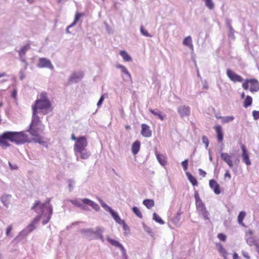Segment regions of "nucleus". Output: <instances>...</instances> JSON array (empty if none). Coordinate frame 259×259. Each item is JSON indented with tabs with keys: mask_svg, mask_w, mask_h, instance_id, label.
<instances>
[{
	"mask_svg": "<svg viewBox=\"0 0 259 259\" xmlns=\"http://www.w3.org/2000/svg\"><path fill=\"white\" fill-rule=\"evenodd\" d=\"M8 141L17 144L30 143L32 140L24 132H5L0 135V146L3 149H6L10 146Z\"/></svg>",
	"mask_w": 259,
	"mask_h": 259,
	"instance_id": "nucleus-1",
	"label": "nucleus"
},
{
	"mask_svg": "<svg viewBox=\"0 0 259 259\" xmlns=\"http://www.w3.org/2000/svg\"><path fill=\"white\" fill-rule=\"evenodd\" d=\"M45 126L41 123L37 113L33 112L32 121L28 130L32 137V141L41 144L45 143L44 138L39 134V132H42Z\"/></svg>",
	"mask_w": 259,
	"mask_h": 259,
	"instance_id": "nucleus-2",
	"label": "nucleus"
},
{
	"mask_svg": "<svg viewBox=\"0 0 259 259\" xmlns=\"http://www.w3.org/2000/svg\"><path fill=\"white\" fill-rule=\"evenodd\" d=\"M32 110L34 113L39 110L44 114L52 110L51 103L47 98L46 93L42 92L40 94L39 99L36 100L32 106Z\"/></svg>",
	"mask_w": 259,
	"mask_h": 259,
	"instance_id": "nucleus-3",
	"label": "nucleus"
},
{
	"mask_svg": "<svg viewBox=\"0 0 259 259\" xmlns=\"http://www.w3.org/2000/svg\"><path fill=\"white\" fill-rule=\"evenodd\" d=\"M88 142L84 136L78 137L74 145V151L76 156H79L82 159H87L90 156V153L86 149Z\"/></svg>",
	"mask_w": 259,
	"mask_h": 259,
	"instance_id": "nucleus-4",
	"label": "nucleus"
},
{
	"mask_svg": "<svg viewBox=\"0 0 259 259\" xmlns=\"http://www.w3.org/2000/svg\"><path fill=\"white\" fill-rule=\"evenodd\" d=\"M249 90L251 93L257 92L259 91V82L254 78L245 79L242 83V88L245 90Z\"/></svg>",
	"mask_w": 259,
	"mask_h": 259,
	"instance_id": "nucleus-5",
	"label": "nucleus"
},
{
	"mask_svg": "<svg viewBox=\"0 0 259 259\" xmlns=\"http://www.w3.org/2000/svg\"><path fill=\"white\" fill-rule=\"evenodd\" d=\"M101 206L106 210L110 212L112 217L113 218L115 221L118 224H120L123 221L117 214L110 207L108 206L104 202H103L101 199H98Z\"/></svg>",
	"mask_w": 259,
	"mask_h": 259,
	"instance_id": "nucleus-6",
	"label": "nucleus"
},
{
	"mask_svg": "<svg viewBox=\"0 0 259 259\" xmlns=\"http://www.w3.org/2000/svg\"><path fill=\"white\" fill-rule=\"evenodd\" d=\"M226 73L229 78L233 82H240L243 80V78L241 76L236 74L235 72L230 69H228L227 70Z\"/></svg>",
	"mask_w": 259,
	"mask_h": 259,
	"instance_id": "nucleus-7",
	"label": "nucleus"
},
{
	"mask_svg": "<svg viewBox=\"0 0 259 259\" xmlns=\"http://www.w3.org/2000/svg\"><path fill=\"white\" fill-rule=\"evenodd\" d=\"M37 66L39 68H48L51 69L53 68V66L51 62L45 58H40L39 59Z\"/></svg>",
	"mask_w": 259,
	"mask_h": 259,
	"instance_id": "nucleus-8",
	"label": "nucleus"
},
{
	"mask_svg": "<svg viewBox=\"0 0 259 259\" xmlns=\"http://www.w3.org/2000/svg\"><path fill=\"white\" fill-rule=\"evenodd\" d=\"M241 148L242 152V157L243 161L247 165H250L251 164V162L249 159L248 153L246 149L245 145L243 144H242L241 146Z\"/></svg>",
	"mask_w": 259,
	"mask_h": 259,
	"instance_id": "nucleus-9",
	"label": "nucleus"
},
{
	"mask_svg": "<svg viewBox=\"0 0 259 259\" xmlns=\"http://www.w3.org/2000/svg\"><path fill=\"white\" fill-rule=\"evenodd\" d=\"M221 157L230 167H232L234 165V162L232 160V157L228 153H222Z\"/></svg>",
	"mask_w": 259,
	"mask_h": 259,
	"instance_id": "nucleus-10",
	"label": "nucleus"
},
{
	"mask_svg": "<svg viewBox=\"0 0 259 259\" xmlns=\"http://www.w3.org/2000/svg\"><path fill=\"white\" fill-rule=\"evenodd\" d=\"M209 185L215 194L218 195L221 193L220 186L215 180H210Z\"/></svg>",
	"mask_w": 259,
	"mask_h": 259,
	"instance_id": "nucleus-11",
	"label": "nucleus"
},
{
	"mask_svg": "<svg viewBox=\"0 0 259 259\" xmlns=\"http://www.w3.org/2000/svg\"><path fill=\"white\" fill-rule=\"evenodd\" d=\"M213 128L216 132L218 142L220 143H222L224 138V134L222 126L220 125L217 124L213 127Z\"/></svg>",
	"mask_w": 259,
	"mask_h": 259,
	"instance_id": "nucleus-12",
	"label": "nucleus"
},
{
	"mask_svg": "<svg viewBox=\"0 0 259 259\" xmlns=\"http://www.w3.org/2000/svg\"><path fill=\"white\" fill-rule=\"evenodd\" d=\"M141 135L144 137H150L152 135V131L149 125L146 124H141Z\"/></svg>",
	"mask_w": 259,
	"mask_h": 259,
	"instance_id": "nucleus-13",
	"label": "nucleus"
},
{
	"mask_svg": "<svg viewBox=\"0 0 259 259\" xmlns=\"http://www.w3.org/2000/svg\"><path fill=\"white\" fill-rule=\"evenodd\" d=\"M178 111L182 117L188 116L190 114V107L185 105L180 106Z\"/></svg>",
	"mask_w": 259,
	"mask_h": 259,
	"instance_id": "nucleus-14",
	"label": "nucleus"
},
{
	"mask_svg": "<svg viewBox=\"0 0 259 259\" xmlns=\"http://www.w3.org/2000/svg\"><path fill=\"white\" fill-rule=\"evenodd\" d=\"M107 239L111 245L119 248L122 251V255H125V249L121 244L118 241L109 238H108Z\"/></svg>",
	"mask_w": 259,
	"mask_h": 259,
	"instance_id": "nucleus-15",
	"label": "nucleus"
},
{
	"mask_svg": "<svg viewBox=\"0 0 259 259\" xmlns=\"http://www.w3.org/2000/svg\"><path fill=\"white\" fill-rule=\"evenodd\" d=\"M41 216L38 215L30 223V224L28 225L27 229L29 232H32L35 228L36 225L39 222Z\"/></svg>",
	"mask_w": 259,
	"mask_h": 259,
	"instance_id": "nucleus-16",
	"label": "nucleus"
},
{
	"mask_svg": "<svg viewBox=\"0 0 259 259\" xmlns=\"http://www.w3.org/2000/svg\"><path fill=\"white\" fill-rule=\"evenodd\" d=\"M49 213L45 214L44 215L45 219L43 220L42 222L43 225H46V224H47L49 222V221L51 218V215L53 213V208H52V206L51 205H49Z\"/></svg>",
	"mask_w": 259,
	"mask_h": 259,
	"instance_id": "nucleus-17",
	"label": "nucleus"
},
{
	"mask_svg": "<svg viewBox=\"0 0 259 259\" xmlns=\"http://www.w3.org/2000/svg\"><path fill=\"white\" fill-rule=\"evenodd\" d=\"M140 149V142L139 141H135L132 145V151L134 155L137 154Z\"/></svg>",
	"mask_w": 259,
	"mask_h": 259,
	"instance_id": "nucleus-18",
	"label": "nucleus"
},
{
	"mask_svg": "<svg viewBox=\"0 0 259 259\" xmlns=\"http://www.w3.org/2000/svg\"><path fill=\"white\" fill-rule=\"evenodd\" d=\"M183 44L184 45L189 47L191 50H193V45L192 44V40L190 36L185 37L183 40Z\"/></svg>",
	"mask_w": 259,
	"mask_h": 259,
	"instance_id": "nucleus-19",
	"label": "nucleus"
},
{
	"mask_svg": "<svg viewBox=\"0 0 259 259\" xmlns=\"http://www.w3.org/2000/svg\"><path fill=\"white\" fill-rule=\"evenodd\" d=\"M156 156L158 162L163 166L167 163L166 157L164 155H161L158 153H156Z\"/></svg>",
	"mask_w": 259,
	"mask_h": 259,
	"instance_id": "nucleus-20",
	"label": "nucleus"
},
{
	"mask_svg": "<svg viewBox=\"0 0 259 259\" xmlns=\"http://www.w3.org/2000/svg\"><path fill=\"white\" fill-rule=\"evenodd\" d=\"M83 15V14H81V13H77L75 14V18H74V21L73 22V23L70 24V25H69L67 28V29H66V31L68 33H69V29L71 27H72V26H73L74 25H75L76 23L77 22V21L79 20V19H80V18L81 17H82V16Z\"/></svg>",
	"mask_w": 259,
	"mask_h": 259,
	"instance_id": "nucleus-21",
	"label": "nucleus"
},
{
	"mask_svg": "<svg viewBox=\"0 0 259 259\" xmlns=\"http://www.w3.org/2000/svg\"><path fill=\"white\" fill-rule=\"evenodd\" d=\"M150 113L155 116H157L160 120H163L164 119L165 115L163 114L161 112H156L155 110L152 109H149Z\"/></svg>",
	"mask_w": 259,
	"mask_h": 259,
	"instance_id": "nucleus-22",
	"label": "nucleus"
},
{
	"mask_svg": "<svg viewBox=\"0 0 259 259\" xmlns=\"http://www.w3.org/2000/svg\"><path fill=\"white\" fill-rule=\"evenodd\" d=\"M143 204L148 209H151L154 206V201L153 199H147L143 201Z\"/></svg>",
	"mask_w": 259,
	"mask_h": 259,
	"instance_id": "nucleus-23",
	"label": "nucleus"
},
{
	"mask_svg": "<svg viewBox=\"0 0 259 259\" xmlns=\"http://www.w3.org/2000/svg\"><path fill=\"white\" fill-rule=\"evenodd\" d=\"M120 55L122 56L124 61L130 62L132 61V59L131 56L128 53L125 51H121L120 52Z\"/></svg>",
	"mask_w": 259,
	"mask_h": 259,
	"instance_id": "nucleus-24",
	"label": "nucleus"
},
{
	"mask_svg": "<svg viewBox=\"0 0 259 259\" xmlns=\"http://www.w3.org/2000/svg\"><path fill=\"white\" fill-rule=\"evenodd\" d=\"M217 118L218 119H221L222 122L223 123L229 122L230 121H233L234 119V117L233 116H226V117L217 116Z\"/></svg>",
	"mask_w": 259,
	"mask_h": 259,
	"instance_id": "nucleus-25",
	"label": "nucleus"
},
{
	"mask_svg": "<svg viewBox=\"0 0 259 259\" xmlns=\"http://www.w3.org/2000/svg\"><path fill=\"white\" fill-rule=\"evenodd\" d=\"M252 103V98L249 96H247L243 102V106L245 108H247L250 106Z\"/></svg>",
	"mask_w": 259,
	"mask_h": 259,
	"instance_id": "nucleus-26",
	"label": "nucleus"
},
{
	"mask_svg": "<svg viewBox=\"0 0 259 259\" xmlns=\"http://www.w3.org/2000/svg\"><path fill=\"white\" fill-rule=\"evenodd\" d=\"M30 49V44H27L24 46L22 47L19 51V54L20 56H24L26 51Z\"/></svg>",
	"mask_w": 259,
	"mask_h": 259,
	"instance_id": "nucleus-27",
	"label": "nucleus"
},
{
	"mask_svg": "<svg viewBox=\"0 0 259 259\" xmlns=\"http://www.w3.org/2000/svg\"><path fill=\"white\" fill-rule=\"evenodd\" d=\"M186 175L188 180L193 186H197L198 185V182L194 177L189 172H187Z\"/></svg>",
	"mask_w": 259,
	"mask_h": 259,
	"instance_id": "nucleus-28",
	"label": "nucleus"
},
{
	"mask_svg": "<svg viewBox=\"0 0 259 259\" xmlns=\"http://www.w3.org/2000/svg\"><path fill=\"white\" fill-rule=\"evenodd\" d=\"M245 216H246V213L244 211H241L238 216L237 220H238V223L240 225L243 226H244V225L243 222V221L244 218L245 217Z\"/></svg>",
	"mask_w": 259,
	"mask_h": 259,
	"instance_id": "nucleus-29",
	"label": "nucleus"
},
{
	"mask_svg": "<svg viewBox=\"0 0 259 259\" xmlns=\"http://www.w3.org/2000/svg\"><path fill=\"white\" fill-rule=\"evenodd\" d=\"M219 252L222 255V256L225 258H227V252L226 249L223 247L222 245H220L218 248Z\"/></svg>",
	"mask_w": 259,
	"mask_h": 259,
	"instance_id": "nucleus-30",
	"label": "nucleus"
},
{
	"mask_svg": "<svg viewBox=\"0 0 259 259\" xmlns=\"http://www.w3.org/2000/svg\"><path fill=\"white\" fill-rule=\"evenodd\" d=\"M153 220L160 224H164V222L161 219V218L155 212L153 214Z\"/></svg>",
	"mask_w": 259,
	"mask_h": 259,
	"instance_id": "nucleus-31",
	"label": "nucleus"
},
{
	"mask_svg": "<svg viewBox=\"0 0 259 259\" xmlns=\"http://www.w3.org/2000/svg\"><path fill=\"white\" fill-rule=\"evenodd\" d=\"M196 205L197 209L199 211H201L206 209V207L202 201L196 202Z\"/></svg>",
	"mask_w": 259,
	"mask_h": 259,
	"instance_id": "nucleus-32",
	"label": "nucleus"
},
{
	"mask_svg": "<svg viewBox=\"0 0 259 259\" xmlns=\"http://www.w3.org/2000/svg\"><path fill=\"white\" fill-rule=\"evenodd\" d=\"M117 67L118 68H120L121 69V71L122 72L125 73L126 75H127L129 77H131V75L128 72V71L127 70V69L123 65H118L117 66Z\"/></svg>",
	"mask_w": 259,
	"mask_h": 259,
	"instance_id": "nucleus-33",
	"label": "nucleus"
},
{
	"mask_svg": "<svg viewBox=\"0 0 259 259\" xmlns=\"http://www.w3.org/2000/svg\"><path fill=\"white\" fill-rule=\"evenodd\" d=\"M133 211L134 213L139 218H142L143 217L142 213L140 210V209L136 206L133 207Z\"/></svg>",
	"mask_w": 259,
	"mask_h": 259,
	"instance_id": "nucleus-34",
	"label": "nucleus"
},
{
	"mask_svg": "<svg viewBox=\"0 0 259 259\" xmlns=\"http://www.w3.org/2000/svg\"><path fill=\"white\" fill-rule=\"evenodd\" d=\"M205 6L210 10H212L214 8V4L212 0H204Z\"/></svg>",
	"mask_w": 259,
	"mask_h": 259,
	"instance_id": "nucleus-35",
	"label": "nucleus"
},
{
	"mask_svg": "<svg viewBox=\"0 0 259 259\" xmlns=\"http://www.w3.org/2000/svg\"><path fill=\"white\" fill-rule=\"evenodd\" d=\"M45 204H41L39 201H36L34 205L32 206V209L35 210L36 211V208L39 207L40 209H42L45 206Z\"/></svg>",
	"mask_w": 259,
	"mask_h": 259,
	"instance_id": "nucleus-36",
	"label": "nucleus"
},
{
	"mask_svg": "<svg viewBox=\"0 0 259 259\" xmlns=\"http://www.w3.org/2000/svg\"><path fill=\"white\" fill-rule=\"evenodd\" d=\"M246 242L247 244H249L250 246H252L253 245H255V244L257 243V242L255 241L254 239L252 237H250V238H247L246 239Z\"/></svg>",
	"mask_w": 259,
	"mask_h": 259,
	"instance_id": "nucleus-37",
	"label": "nucleus"
},
{
	"mask_svg": "<svg viewBox=\"0 0 259 259\" xmlns=\"http://www.w3.org/2000/svg\"><path fill=\"white\" fill-rule=\"evenodd\" d=\"M252 114L254 120H257L259 119V110H253L252 112Z\"/></svg>",
	"mask_w": 259,
	"mask_h": 259,
	"instance_id": "nucleus-38",
	"label": "nucleus"
},
{
	"mask_svg": "<svg viewBox=\"0 0 259 259\" xmlns=\"http://www.w3.org/2000/svg\"><path fill=\"white\" fill-rule=\"evenodd\" d=\"M140 30H141V33L146 36H151L149 33H148V31L145 30L144 27L142 26L140 28Z\"/></svg>",
	"mask_w": 259,
	"mask_h": 259,
	"instance_id": "nucleus-39",
	"label": "nucleus"
},
{
	"mask_svg": "<svg viewBox=\"0 0 259 259\" xmlns=\"http://www.w3.org/2000/svg\"><path fill=\"white\" fill-rule=\"evenodd\" d=\"M202 216L203 217V218L206 219V220H208L209 219L208 218V212L207 211V210H206V209L200 211Z\"/></svg>",
	"mask_w": 259,
	"mask_h": 259,
	"instance_id": "nucleus-40",
	"label": "nucleus"
},
{
	"mask_svg": "<svg viewBox=\"0 0 259 259\" xmlns=\"http://www.w3.org/2000/svg\"><path fill=\"white\" fill-rule=\"evenodd\" d=\"M90 206L96 211H98L100 209L99 205L93 201H92Z\"/></svg>",
	"mask_w": 259,
	"mask_h": 259,
	"instance_id": "nucleus-41",
	"label": "nucleus"
},
{
	"mask_svg": "<svg viewBox=\"0 0 259 259\" xmlns=\"http://www.w3.org/2000/svg\"><path fill=\"white\" fill-rule=\"evenodd\" d=\"M202 140L203 143L205 144L206 148H207L209 144V140L208 138L206 136H202Z\"/></svg>",
	"mask_w": 259,
	"mask_h": 259,
	"instance_id": "nucleus-42",
	"label": "nucleus"
},
{
	"mask_svg": "<svg viewBox=\"0 0 259 259\" xmlns=\"http://www.w3.org/2000/svg\"><path fill=\"white\" fill-rule=\"evenodd\" d=\"M188 159H185L184 161L182 162V165L184 170H186L187 169L188 165Z\"/></svg>",
	"mask_w": 259,
	"mask_h": 259,
	"instance_id": "nucleus-43",
	"label": "nucleus"
},
{
	"mask_svg": "<svg viewBox=\"0 0 259 259\" xmlns=\"http://www.w3.org/2000/svg\"><path fill=\"white\" fill-rule=\"evenodd\" d=\"M218 238L221 241H225L226 239V236L223 234L220 233L218 235Z\"/></svg>",
	"mask_w": 259,
	"mask_h": 259,
	"instance_id": "nucleus-44",
	"label": "nucleus"
},
{
	"mask_svg": "<svg viewBox=\"0 0 259 259\" xmlns=\"http://www.w3.org/2000/svg\"><path fill=\"white\" fill-rule=\"evenodd\" d=\"M71 203L74 204L75 206L81 207L82 206V204L77 200H73L71 201Z\"/></svg>",
	"mask_w": 259,
	"mask_h": 259,
	"instance_id": "nucleus-45",
	"label": "nucleus"
},
{
	"mask_svg": "<svg viewBox=\"0 0 259 259\" xmlns=\"http://www.w3.org/2000/svg\"><path fill=\"white\" fill-rule=\"evenodd\" d=\"M119 224L122 225L123 229L125 231H130V228H129L128 226L125 224V223L124 222V221H122V222L120 223Z\"/></svg>",
	"mask_w": 259,
	"mask_h": 259,
	"instance_id": "nucleus-46",
	"label": "nucleus"
},
{
	"mask_svg": "<svg viewBox=\"0 0 259 259\" xmlns=\"http://www.w3.org/2000/svg\"><path fill=\"white\" fill-rule=\"evenodd\" d=\"M81 232L84 234L94 233V232L91 229L82 230Z\"/></svg>",
	"mask_w": 259,
	"mask_h": 259,
	"instance_id": "nucleus-47",
	"label": "nucleus"
},
{
	"mask_svg": "<svg viewBox=\"0 0 259 259\" xmlns=\"http://www.w3.org/2000/svg\"><path fill=\"white\" fill-rule=\"evenodd\" d=\"M82 202L84 204H86L90 206L91 205L92 201L87 198H83L82 199Z\"/></svg>",
	"mask_w": 259,
	"mask_h": 259,
	"instance_id": "nucleus-48",
	"label": "nucleus"
},
{
	"mask_svg": "<svg viewBox=\"0 0 259 259\" xmlns=\"http://www.w3.org/2000/svg\"><path fill=\"white\" fill-rule=\"evenodd\" d=\"M225 178H228L230 180L231 178V174L228 170H226L225 174L224 175Z\"/></svg>",
	"mask_w": 259,
	"mask_h": 259,
	"instance_id": "nucleus-49",
	"label": "nucleus"
},
{
	"mask_svg": "<svg viewBox=\"0 0 259 259\" xmlns=\"http://www.w3.org/2000/svg\"><path fill=\"white\" fill-rule=\"evenodd\" d=\"M199 170V175L203 177H205L206 175V173L205 171L203 170L202 169H198Z\"/></svg>",
	"mask_w": 259,
	"mask_h": 259,
	"instance_id": "nucleus-50",
	"label": "nucleus"
},
{
	"mask_svg": "<svg viewBox=\"0 0 259 259\" xmlns=\"http://www.w3.org/2000/svg\"><path fill=\"white\" fill-rule=\"evenodd\" d=\"M12 225H10L9 226H8V227L7 229V231H6V234H7V235L8 236L9 235V234L10 233V232L12 231Z\"/></svg>",
	"mask_w": 259,
	"mask_h": 259,
	"instance_id": "nucleus-51",
	"label": "nucleus"
},
{
	"mask_svg": "<svg viewBox=\"0 0 259 259\" xmlns=\"http://www.w3.org/2000/svg\"><path fill=\"white\" fill-rule=\"evenodd\" d=\"M196 202L201 201L199 197L198 193L197 192H195L194 194Z\"/></svg>",
	"mask_w": 259,
	"mask_h": 259,
	"instance_id": "nucleus-52",
	"label": "nucleus"
},
{
	"mask_svg": "<svg viewBox=\"0 0 259 259\" xmlns=\"http://www.w3.org/2000/svg\"><path fill=\"white\" fill-rule=\"evenodd\" d=\"M104 97L103 96H101L99 100L98 101L97 103L98 106H100L103 103V101H104Z\"/></svg>",
	"mask_w": 259,
	"mask_h": 259,
	"instance_id": "nucleus-53",
	"label": "nucleus"
},
{
	"mask_svg": "<svg viewBox=\"0 0 259 259\" xmlns=\"http://www.w3.org/2000/svg\"><path fill=\"white\" fill-rule=\"evenodd\" d=\"M77 78H78V77L77 76L76 74L74 73L71 75V76L70 77V80H72V81L75 80V81H76V79H77Z\"/></svg>",
	"mask_w": 259,
	"mask_h": 259,
	"instance_id": "nucleus-54",
	"label": "nucleus"
},
{
	"mask_svg": "<svg viewBox=\"0 0 259 259\" xmlns=\"http://www.w3.org/2000/svg\"><path fill=\"white\" fill-rule=\"evenodd\" d=\"M78 139V137H77H77H76L75 136V135H74V134H72L71 135V139H72V140H74V141H75V142H77V139Z\"/></svg>",
	"mask_w": 259,
	"mask_h": 259,
	"instance_id": "nucleus-55",
	"label": "nucleus"
},
{
	"mask_svg": "<svg viewBox=\"0 0 259 259\" xmlns=\"http://www.w3.org/2000/svg\"><path fill=\"white\" fill-rule=\"evenodd\" d=\"M242 254L244 256V257H245L246 258H247V259H249L250 258V256H249V255H248V254L247 253L243 252Z\"/></svg>",
	"mask_w": 259,
	"mask_h": 259,
	"instance_id": "nucleus-56",
	"label": "nucleus"
},
{
	"mask_svg": "<svg viewBox=\"0 0 259 259\" xmlns=\"http://www.w3.org/2000/svg\"><path fill=\"white\" fill-rule=\"evenodd\" d=\"M69 187L70 190L71 189H72V188L73 187V183L72 181L69 182Z\"/></svg>",
	"mask_w": 259,
	"mask_h": 259,
	"instance_id": "nucleus-57",
	"label": "nucleus"
},
{
	"mask_svg": "<svg viewBox=\"0 0 259 259\" xmlns=\"http://www.w3.org/2000/svg\"><path fill=\"white\" fill-rule=\"evenodd\" d=\"M238 257H239V256L236 252L233 253V259H237V258H238Z\"/></svg>",
	"mask_w": 259,
	"mask_h": 259,
	"instance_id": "nucleus-58",
	"label": "nucleus"
},
{
	"mask_svg": "<svg viewBox=\"0 0 259 259\" xmlns=\"http://www.w3.org/2000/svg\"><path fill=\"white\" fill-rule=\"evenodd\" d=\"M16 96H17V92H16V91H14L12 94V96L13 98H15L16 97Z\"/></svg>",
	"mask_w": 259,
	"mask_h": 259,
	"instance_id": "nucleus-59",
	"label": "nucleus"
},
{
	"mask_svg": "<svg viewBox=\"0 0 259 259\" xmlns=\"http://www.w3.org/2000/svg\"><path fill=\"white\" fill-rule=\"evenodd\" d=\"M255 245L256 246V250L258 252V254H259V243L257 242L255 244Z\"/></svg>",
	"mask_w": 259,
	"mask_h": 259,
	"instance_id": "nucleus-60",
	"label": "nucleus"
},
{
	"mask_svg": "<svg viewBox=\"0 0 259 259\" xmlns=\"http://www.w3.org/2000/svg\"><path fill=\"white\" fill-rule=\"evenodd\" d=\"M9 165H10V166L11 167V169H17V166H12L11 164L10 163H9Z\"/></svg>",
	"mask_w": 259,
	"mask_h": 259,
	"instance_id": "nucleus-61",
	"label": "nucleus"
},
{
	"mask_svg": "<svg viewBox=\"0 0 259 259\" xmlns=\"http://www.w3.org/2000/svg\"><path fill=\"white\" fill-rule=\"evenodd\" d=\"M6 75V73L4 72L0 74V78L3 76H5Z\"/></svg>",
	"mask_w": 259,
	"mask_h": 259,
	"instance_id": "nucleus-62",
	"label": "nucleus"
},
{
	"mask_svg": "<svg viewBox=\"0 0 259 259\" xmlns=\"http://www.w3.org/2000/svg\"><path fill=\"white\" fill-rule=\"evenodd\" d=\"M125 128H126V130H130V129H131V126H130V125H126L125 126Z\"/></svg>",
	"mask_w": 259,
	"mask_h": 259,
	"instance_id": "nucleus-63",
	"label": "nucleus"
},
{
	"mask_svg": "<svg viewBox=\"0 0 259 259\" xmlns=\"http://www.w3.org/2000/svg\"><path fill=\"white\" fill-rule=\"evenodd\" d=\"M241 98H244V97H245V94H244V92H243V93L241 94Z\"/></svg>",
	"mask_w": 259,
	"mask_h": 259,
	"instance_id": "nucleus-64",
	"label": "nucleus"
}]
</instances>
